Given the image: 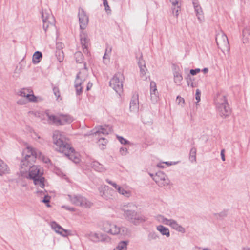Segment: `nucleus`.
Returning a JSON list of instances; mask_svg holds the SVG:
<instances>
[{"label":"nucleus","mask_w":250,"mask_h":250,"mask_svg":"<svg viewBox=\"0 0 250 250\" xmlns=\"http://www.w3.org/2000/svg\"><path fill=\"white\" fill-rule=\"evenodd\" d=\"M23 161L22 166H20L19 175L21 177L32 180L34 185L37 188H43L45 186V179L42 176L43 169L40 166L33 165V163L25 165Z\"/></svg>","instance_id":"nucleus-1"},{"label":"nucleus","mask_w":250,"mask_h":250,"mask_svg":"<svg viewBox=\"0 0 250 250\" xmlns=\"http://www.w3.org/2000/svg\"><path fill=\"white\" fill-rule=\"evenodd\" d=\"M100 229L104 232L113 236H125L127 234L128 230L126 227L118 226L115 223L109 221L104 222Z\"/></svg>","instance_id":"nucleus-2"},{"label":"nucleus","mask_w":250,"mask_h":250,"mask_svg":"<svg viewBox=\"0 0 250 250\" xmlns=\"http://www.w3.org/2000/svg\"><path fill=\"white\" fill-rule=\"evenodd\" d=\"M214 104L218 113L222 117L226 118L230 115L231 110L225 95L217 94L214 100Z\"/></svg>","instance_id":"nucleus-3"},{"label":"nucleus","mask_w":250,"mask_h":250,"mask_svg":"<svg viewBox=\"0 0 250 250\" xmlns=\"http://www.w3.org/2000/svg\"><path fill=\"white\" fill-rule=\"evenodd\" d=\"M53 142L55 149L62 153L68 151L70 146L65 135L58 130H55L53 134Z\"/></svg>","instance_id":"nucleus-4"},{"label":"nucleus","mask_w":250,"mask_h":250,"mask_svg":"<svg viewBox=\"0 0 250 250\" xmlns=\"http://www.w3.org/2000/svg\"><path fill=\"white\" fill-rule=\"evenodd\" d=\"M124 216L128 222L135 226H138L147 220L145 215L134 210H125Z\"/></svg>","instance_id":"nucleus-5"},{"label":"nucleus","mask_w":250,"mask_h":250,"mask_svg":"<svg viewBox=\"0 0 250 250\" xmlns=\"http://www.w3.org/2000/svg\"><path fill=\"white\" fill-rule=\"evenodd\" d=\"M43 28L45 32L56 30L55 19L50 9H43L42 12Z\"/></svg>","instance_id":"nucleus-6"},{"label":"nucleus","mask_w":250,"mask_h":250,"mask_svg":"<svg viewBox=\"0 0 250 250\" xmlns=\"http://www.w3.org/2000/svg\"><path fill=\"white\" fill-rule=\"evenodd\" d=\"M48 121L56 125H62L70 124L73 121V118L67 114H58L56 115L46 114Z\"/></svg>","instance_id":"nucleus-7"},{"label":"nucleus","mask_w":250,"mask_h":250,"mask_svg":"<svg viewBox=\"0 0 250 250\" xmlns=\"http://www.w3.org/2000/svg\"><path fill=\"white\" fill-rule=\"evenodd\" d=\"M41 155V152L32 146L28 145L23 150L24 158L21 161L20 166H22L23 161L27 162L25 165L30 164L38 157V154Z\"/></svg>","instance_id":"nucleus-8"},{"label":"nucleus","mask_w":250,"mask_h":250,"mask_svg":"<svg viewBox=\"0 0 250 250\" xmlns=\"http://www.w3.org/2000/svg\"><path fill=\"white\" fill-rule=\"evenodd\" d=\"M83 68L82 69L81 71L77 75L75 82V87L77 95L82 94L83 88L82 85L87 76L88 69L85 63H83Z\"/></svg>","instance_id":"nucleus-9"},{"label":"nucleus","mask_w":250,"mask_h":250,"mask_svg":"<svg viewBox=\"0 0 250 250\" xmlns=\"http://www.w3.org/2000/svg\"><path fill=\"white\" fill-rule=\"evenodd\" d=\"M124 77L122 73L118 72L110 80V86L119 94L123 91Z\"/></svg>","instance_id":"nucleus-10"},{"label":"nucleus","mask_w":250,"mask_h":250,"mask_svg":"<svg viewBox=\"0 0 250 250\" xmlns=\"http://www.w3.org/2000/svg\"><path fill=\"white\" fill-rule=\"evenodd\" d=\"M105 181L108 184L114 187L120 195H122L126 198H129L132 196V189L126 185H124L123 186H119L115 182L109 179H106Z\"/></svg>","instance_id":"nucleus-11"},{"label":"nucleus","mask_w":250,"mask_h":250,"mask_svg":"<svg viewBox=\"0 0 250 250\" xmlns=\"http://www.w3.org/2000/svg\"><path fill=\"white\" fill-rule=\"evenodd\" d=\"M68 200L73 205L84 208H90L92 203L80 195H68Z\"/></svg>","instance_id":"nucleus-12"},{"label":"nucleus","mask_w":250,"mask_h":250,"mask_svg":"<svg viewBox=\"0 0 250 250\" xmlns=\"http://www.w3.org/2000/svg\"><path fill=\"white\" fill-rule=\"evenodd\" d=\"M86 236L91 241L98 242H110L111 238L105 233L100 232L90 231L86 234Z\"/></svg>","instance_id":"nucleus-13"},{"label":"nucleus","mask_w":250,"mask_h":250,"mask_svg":"<svg viewBox=\"0 0 250 250\" xmlns=\"http://www.w3.org/2000/svg\"><path fill=\"white\" fill-rule=\"evenodd\" d=\"M18 94L22 97L26 98L28 101L30 102L37 103L42 100L41 97L35 96L33 90L30 88L21 89L18 92Z\"/></svg>","instance_id":"nucleus-14"},{"label":"nucleus","mask_w":250,"mask_h":250,"mask_svg":"<svg viewBox=\"0 0 250 250\" xmlns=\"http://www.w3.org/2000/svg\"><path fill=\"white\" fill-rule=\"evenodd\" d=\"M98 190L100 196L106 200L112 199L115 194V191L106 185H101L98 188Z\"/></svg>","instance_id":"nucleus-15"},{"label":"nucleus","mask_w":250,"mask_h":250,"mask_svg":"<svg viewBox=\"0 0 250 250\" xmlns=\"http://www.w3.org/2000/svg\"><path fill=\"white\" fill-rule=\"evenodd\" d=\"M149 175L160 187L167 186L169 184V179L163 172L158 171L155 174L150 173Z\"/></svg>","instance_id":"nucleus-16"},{"label":"nucleus","mask_w":250,"mask_h":250,"mask_svg":"<svg viewBox=\"0 0 250 250\" xmlns=\"http://www.w3.org/2000/svg\"><path fill=\"white\" fill-rule=\"evenodd\" d=\"M49 225L53 230L62 237H66L71 234V230L63 229L55 221H51Z\"/></svg>","instance_id":"nucleus-17"},{"label":"nucleus","mask_w":250,"mask_h":250,"mask_svg":"<svg viewBox=\"0 0 250 250\" xmlns=\"http://www.w3.org/2000/svg\"><path fill=\"white\" fill-rule=\"evenodd\" d=\"M78 17L80 29L82 30H84L88 23V17L86 14L85 11L82 9H79Z\"/></svg>","instance_id":"nucleus-18"},{"label":"nucleus","mask_w":250,"mask_h":250,"mask_svg":"<svg viewBox=\"0 0 250 250\" xmlns=\"http://www.w3.org/2000/svg\"><path fill=\"white\" fill-rule=\"evenodd\" d=\"M110 132V129L108 126H99L91 130L90 133L88 135H95L96 136L97 135L98 137H102L101 134L107 135Z\"/></svg>","instance_id":"nucleus-19"},{"label":"nucleus","mask_w":250,"mask_h":250,"mask_svg":"<svg viewBox=\"0 0 250 250\" xmlns=\"http://www.w3.org/2000/svg\"><path fill=\"white\" fill-rule=\"evenodd\" d=\"M193 5L196 14V16L199 22L200 23H203L205 20L204 15L202 7L199 5V3L197 0H193Z\"/></svg>","instance_id":"nucleus-20"},{"label":"nucleus","mask_w":250,"mask_h":250,"mask_svg":"<svg viewBox=\"0 0 250 250\" xmlns=\"http://www.w3.org/2000/svg\"><path fill=\"white\" fill-rule=\"evenodd\" d=\"M216 42L219 47H227L229 41L227 36L223 33H218L216 36Z\"/></svg>","instance_id":"nucleus-21"},{"label":"nucleus","mask_w":250,"mask_h":250,"mask_svg":"<svg viewBox=\"0 0 250 250\" xmlns=\"http://www.w3.org/2000/svg\"><path fill=\"white\" fill-rule=\"evenodd\" d=\"M63 153L75 163H79L80 160L79 154L76 153L74 148L71 146L69 147V149H68V151L67 150Z\"/></svg>","instance_id":"nucleus-22"},{"label":"nucleus","mask_w":250,"mask_h":250,"mask_svg":"<svg viewBox=\"0 0 250 250\" xmlns=\"http://www.w3.org/2000/svg\"><path fill=\"white\" fill-rule=\"evenodd\" d=\"M81 43L82 46L83 50L85 54H88V47L89 45V39L86 33L82 31L80 33Z\"/></svg>","instance_id":"nucleus-23"},{"label":"nucleus","mask_w":250,"mask_h":250,"mask_svg":"<svg viewBox=\"0 0 250 250\" xmlns=\"http://www.w3.org/2000/svg\"><path fill=\"white\" fill-rule=\"evenodd\" d=\"M42 190H38L37 193L41 198V201L46 204L47 207H50L49 204L50 197L48 196L47 192L46 190L43 188H42Z\"/></svg>","instance_id":"nucleus-24"},{"label":"nucleus","mask_w":250,"mask_h":250,"mask_svg":"<svg viewBox=\"0 0 250 250\" xmlns=\"http://www.w3.org/2000/svg\"><path fill=\"white\" fill-rule=\"evenodd\" d=\"M138 96L133 95L130 102V110L131 112L136 113L139 110Z\"/></svg>","instance_id":"nucleus-25"},{"label":"nucleus","mask_w":250,"mask_h":250,"mask_svg":"<svg viewBox=\"0 0 250 250\" xmlns=\"http://www.w3.org/2000/svg\"><path fill=\"white\" fill-rule=\"evenodd\" d=\"M172 229L181 233H184L186 232L185 229L176 220L170 219V221L168 225Z\"/></svg>","instance_id":"nucleus-26"},{"label":"nucleus","mask_w":250,"mask_h":250,"mask_svg":"<svg viewBox=\"0 0 250 250\" xmlns=\"http://www.w3.org/2000/svg\"><path fill=\"white\" fill-rule=\"evenodd\" d=\"M174 82L178 85L181 84V81L183 80V77L180 72L179 68H175L173 71Z\"/></svg>","instance_id":"nucleus-27"},{"label":"nucleus","mask_w":250,"mask_h":250,"mask_svg":"<svg viewBox=\"0 0 250 250\" xmlns=\"http://www.w3.org/2000/svg\"><path fill=\"white\" fill-rule=\"evenodd\" d=\"M156 230L163 236H166L167 237H169L170 235L168 228L164 226L163 225H159L157 226Z\"/></svg>","instance_id":"nucleus-28"},{"label":"nucleus","mask_w":250,"mask_h":250,"mask_svg":"<svg viewBox=\"0 0 250 250\" xmlns=\"http://www.w3.org/2000/svg\"><path fill=\"white\" fill-rule=\"evenodd\" d=\"M91 167L95 170L99 172H104L106 168L97 161H94L91 163Z\"/></svg>","instance_id":"nucleus-29"},{"label":"nucleus","mask_w":250,"mask_h":250,"mask_svg":"<svg viewBox=\"0 0 250 250\" xmlns=\"http://www.w3.org/2000/svg\"><path fill=\"white\" fill-rule=\"evenodd\" d=\"M9 168L7 164L0 159V176L8 173Z\"/></svg>","instance_id":"nucleus-30"},{"label":"nucleus","mask_w":250,"mask_h":250,"mask_svg":"<svg viewBox=\"0 0 250 250\" xmlns=\"http://www.w3.org/2000/svg\"><path fill=\"white\" fill-rule=\"evenodd\" d=\"M155 219L159 223H162L168 226L170 221V219H167L161 214H158L155 216Z\"/></svg>","instance_id":"nucleus-31"},{"label":"nucleus","mask_w":250,"mask_h":250,"mask_svg":"<svg viewBox=\"0 0 250 250\" xmlns=\"http://www.w3.org/2000/svg\"><path fill=\"white\" fill-rule=\"evenodd\" d=\"M138 65L140 68V75L142 77H143L147 71L144 60L140 59L138 62Z\"/></svg>","instance_id":"nucleus-32"},{"label":"nucleus","mask_w":250,"mask_h":250,"mask_svg":"<svg viewBox=\"0 0 250 250\" xmlns=\"http://www.w3.org/2000/svg\"><path fill=\"white\" fill-rule=\"evenodd\" d=\"M42 53L41 52L37 51H36L33 55L32 57V62L34 64H38L39 63L41 60L42 59Z\"/></svg>","instance_id":"nucleus-33"},{"label":"nucleus","mask_w":250,"mask_h":250,"mask_svg":"<svg viewBox=\"0 0 250 250\" xmlns=\"http://www.w3.org/2000/svg\"><path fill=\"white\" fill-rule=\"evenodd\" d=\"M128 244V241H121L113 250H127Z\"/></svg>","instance_id":"nucleus-34"},{"label":"nucleus","mask_w":250,"mask_h":250,"mask_svg":"<svg viewBox=\"0 0 250 250\" xmlns=\"http://www.w3.org/2000/svg\"><path fill=\"white\" fill-rule=\"evenodd\" d=\"M74 56H75V60H76V61L77 62L80 63L83 62V56L81 52H80V51L76 52L75 53Z\"/></svg>","instance_id":"nucleus-35"},{"label":"nucleus","mask_w":250,"mask_h":250,"mask_svg":"<svg viewBox=\"0 0 250 250\" xmlns=\"http://www.w3.org/2000/svg\"><path fill=\"white\" fill-rule=\"evenodd\" d=\"M107 142V140L103 137H100L98 141L99 145L102 149L105 148V146Z\"/></svg>","instance_id":"nucleus-36"},{"label":"nucleus","mask_w":250,"mask_h":250,"mask_svg":"<svg viewBox=\"0 0 250 250\" xmlns=\"http://www.w3.org/2000/svg\"><path fill=\"white\" fill-rule=\"evenodd\" d=\"M29 114L30 115L39 117V118H41V120H43V119L42 118V116L46 117V114H48L47 113L43 114L42 112H40L38 111H30L29 112Z\"/></svg>","instance_id":"nucleus-37"},{"label":"nucleus","mask_w":250,"mask_h":250,"mask_svg":"<svg viewBox=\"0 0 250 250\" xmlns=\"http://www.w3.org/2000/svg\"><path fill=\"white\" fill-rule=\"evenodd\" d=\"M196 149L192 147L190 151L189 159L192 162H196Z\"/></svg>","instance_id":"nucleus-38"},{"label":"nucleus","mask_w":250,"mask_h":250,"mask_svg":"<svg viewBox=\"0 0 250 250\" xmlns=\"http://www.w3.org/2000/svg\"><path fill=\"white\" fill-rule=\"evenodd\" d=\"M150 100L153 104L157 103L159 100V93H150Z\"/></svg>","instance_id":"nucleus-39"},{"label":"nucleus","mask_w":250,"mask_h":250,"mask_svg":"<svg viewBox=\"0 0 250 250\" xmlns=\"http://www.w3.org/2000/svg\"><path fill=\"white\" fill-rule=\"evenodd\" d=\"M150 93H158L156 83L153 81H151L150 83Z\"/></svg>","instance_id":"nucleus-40"},{"label":"nucleus","mask_w":250,"mask_h":250,"mask_svg":"<svg viewBox=\"0 0 250 250\" xmlns=\"http://www.w3.org/2000/svg\"><path fill=\"white\" fill-rule=\"evenodd\" d=\"M159 238V236L154 231L150 232L148 234V239L149 241L155 240Z\"/></svg>","instance_id":"nucleus-41"},{"label":"nucleus","mask_w":250,"mask_h":250,"mask_svg":"<svg viewBox=\"0 0 250 250\" xmlns=\"http://www.w3.org/2000/svg\"><path fill=\"white\" fill-rule=\"evenodd\" d=\"M37 158L40 159V160L42 161L43 162L46 164H47L50 162L49 159L47 157L42 154L41 152V155L39 154H38V157Z\"/></svg>","instance_id":"nucleus-42"},{"label":"nucleus","mask_w":250,"mask_h":250,"mask_svg":"<svg viewBox=\"0 0 250 250\" xmlns=\"http://www.w3.org/2000/svg\"><path fill=\"white\" fill-rule=\"evenodd\" d=\"M103 5L104 6V10L106 13L107 14H110L111 11L107 0H103Z\"/></svg>","instance_id":"nucleus-43"},{"label":"nucleus","mask_w":250,"mask_h":250,"mask_svg":"<svg viewBox=\"0 0 250 250\" xmlns=\"http://www.w3.org/2000/svg\"><path fill=\"white\" fill-rule=\"evenodd\" d=\"M117 137L119 141L121 143V144L123 145H127L130 144V142L128 140L122 136H117Z\"/></svg>","instance_id":"nucleus-44"},{"label":"nucleus","mask_w":250,"mask_h":250,"mask_svg":"<svg viewBox=\"0 0 250 250\" xmlns=\"http://www.w3.org/2000/svg\"><path fill=\"white\" fill-rule=\"evenodd\" d=\"M54 94L57 98V100H59L60 98V92L59 88L57 87H54L53 88Z\"/></svg>","instance_id":"nucleus-45"},{"label":"nucleus","mask_w":250,"mask_h":250,"mask_svg":"<svg viewBox=\"0 0 250 250\" xmlns=\"http://www.w3.org/2000/svg\"><path fill=\"white\" fill-rule=\"evenodd\" d=\"M180 10V5H177L176 6H174L172 8V12L174 15H175L176 17H178L179 15V11Z\"/></svg>","instance_id":"nucleus-46"},{"label":"nucleus","mask_w":250,"mask_h":250,"mask_svg":"<svg viewBox=\"0 0 250 250\" xmlns=\"http://www.w3.org/2000/svg\"><path fill=\"white\" fill-rule=\"evenodd\" d=\"M120 153L122 156H125L128 153V150L125 147H122L120 149Z\"/></svg>","instance_id":"nucleus-47"},{"label":"nucleus","mask_w":250,"mask_h":250,"mask_svg":"<svg viewBox=\"0 0 250 250\" xmlns=\"http://www.w3.org/2000/svg\"><path fill=\"white\" fill-rule=\"evenodd\" d=\"M28 102L27 99H20L17 101V103L19 105H25Z\"/></svg>","instance_id":"nucleus-48"},{"label":"nucleus","mask_w":250,"mask_h":250,"mask_svg":"<svg viewBox=\"0 0 250 250\" xmlns=\"http://www.w3.org/2000/svg\"><path fill=\"white\" fill-rule=\"evenodd\" d=\"M112 51V47L110 46H107L105 50L104 54L105 56H110Z\"/></svg>","instance_id":"nucleus-49"},{"label":"nucleus","mask_w":250,"mask_h":250,"mask_svg":"<svg viewBox=\"0 0 250 250\" xmlns=\"http://www.w3.org/2000/svg\"><path fill=\"white\" fill-rule=\"evenodd\" d=\"M103 62L104 64H107L109 63L110 62V56H105V54H104L103 57Z\"/></svg>","instance_id":"nucleus-50"},{"label":"nucleus","mask_w":250,"mask_h":250,"mask_svg":"<svg viewBox=\"0 0 250 250\" xmlns=\"http://www.w3.org/2000/svg\"><path fill=\"white\" fill-rule=\"evenodd\" d=\"M200 95H201V92L200 90L198 89H196V94H195V98L196 100L197 101V102L200 101Z\"/></svg>","instance_id":"nucleus-51"},{"label":"nucleus","mask_w":250,"mask_h":250,"mask_svg":"<svg viewBox=\"0 0 250 250\" xmlns=\"http://www.w3.org/2000/svg\"><path fill=\"white\" fill-rule=\"evenodd\" d=\"M173 6L180 5V0H169Z\"/></svg>","instance_id":"nucleus-52"},{"label":"nucleus","mask_w":250,"mask_h":250,"mask_svg":"<svg viewBox=\"0 0 250 250\" xmlns=\"http://www.w3.org/2000/svg\"><path fill=\"white\" fill-rule=\"evenodd\" d=\"M201 71V70L200 68H196L195 69H191L190 70V73L192 75H195L196 74L199 73Z\"/></svg>","instance_id":"nucleus-53"},{"label":"nucleus","mask_w":250,"mask_h":250,"mask_svg":"<svg viewBox=\"0 0 250 250\" xmlns=\"http://www.w3.org/2000/svg\"><path fill=\"white\" fill-rule=\"evenodd\" d=\"M62 208H65V209H66L67 210L71 211H75V208L73 207L66 206H62Z\"/></svg>","instance_id":"nucleus-54"},{"label":"nucleus","mask_w":250,"mask_h":250,"mask_svg":"<svg viewBox=\"0 0 250 250\" xmlns=\"http://www.w3.org/2000/svg\"><path fill=\"white\" fill-rule=\"evenodd\" d=\"M32 137L34 139H35L36 140H37V139H41V137L39 136V135L38 133H37L36 132H33L32 133Z\"/></svg>","instance_id":"nucleus-55"},{"label":"nucleus","mask_w":250,"mask_h":250,"mask_svg":"<svg viewBox=\"0 0 250 250\" xmlns=\"http://www.w3.org/2000/svg\"><path fill=\"white\" fill-rule=\"evenodd\" d=\"M177 100H178V103L179 104H184V102H185V100L184 99L182 98L181 97L179 96H178L177 97Z\"/></svg>","instance_id":"nucleus-56"},{"label":"nucleus","mask_w":250,"mask_h":250,"mask_svg":"<svg viewBox=\"0 0 250 250\" xmlns=\"http://www.w3.org/2000/svg\"><path fill=\"white\" fill-rule=\"evenodd\" d=\"M221 159L222 160V161H225V150L224 149H222L221 151Z\"/></svg>","instance_id":"nucleus-57"},{"label":"nucleus","mask_w":250,"mask_h":250,"mask_svg":"<svg viewBox=\"0 0 250 250\" xmlns=\"http://www.w3.org/2000/svg\"><path fill=\"white\" fill-rule=\"evenodd\" d=\"M93 84L89 82L86 86V90L87 91L89 90L91 87H92Z\"/></svg>","instance_id":"nucleus-58"},{"label":"nucleus","mask_w":250,"mask_h":250,"mask_svg":"<svg viewBox=\"0 0 250 250\" xmlns=\"http://www.w3.org/2000/svg\"><path fill=\"white\" fill-rule=\"evenodd\" d=\"M187 83H188V86H190L192 88L194 87L195 86V83L193 82L189 83L188 81Z\"/></svg>","instance_id":"nucleus-59"},{"label":"nucleus","mask_w":250,"mask_h":250,"mask_svg":"<svg viewBox=\"0 0 250 250\" xmlns=\"http://www.w3.org/2000/svg\"><path fill=\"white\" fill-rule=\"evenodd\" d=\"M203 250V248L198 247V246H195L194 247H193L192 248V250Z\"/></svg>","instance_id":"nucleus-60"},{"label":"nucleus","mask_w":250,"mask_h":250,"mask_svg":"<svg viewBox=\"0 0 250 250\" xmlns=\"http://www.w3.org/2000/svg\"><path fill=\"white\" fill-rule=\"evenodd\" d=\"M249 37H246V38H243V42L244 43L247 42L249 41Z\"/></svg>","instance_id":"nucleus-61"},{"label":"nucleus","mask_w":250,"mask_h":250,"mask_svg":"<svg viewBox=\"0 0 250 250\" xmlns=\"http://www.w3.org/2000/svg\"><path fill=\"white\" fill-rule=\"evenodd\" d=\"M202 71L204 73H207L208 72V68H204L203 70H202Z\"/></svg>","instance_id":"nucleus-62"},{"label":"nucleus","mask_w":250,"mask_h":250,"mask_svg":"<svg viewBox=\"0 0 250 250\" xmlns=\"http://www.w3.org/2000/svg\"><path fill=\"white\" fill-rule=\"evenodd\" d=\"M242 250H250V247H245L242 248Z\"/></svg>","instance_id":"nucleus-63"},{"label":"nucleus","mask_w":250,"mask_h":250,"mask_svg":"<svg viewBox=\"0 0 250 250\" xmlns=\"http://www.w3.org/2000/svg\"><path fill=\"white\" fill-rule=\"evenodd\" d=\"M163 164H162V163H160V164H158L157 165V166L159 167H161V168H163L164 167V166H163Z\"/></svg>","instance_id":"nucleus-64"}]
</instances>
